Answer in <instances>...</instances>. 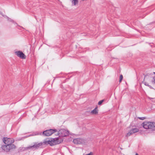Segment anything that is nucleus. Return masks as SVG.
Wrapping results in <instances>:
<instances>
[{
  "instance_id": "f257e3e1",
  "label": "nucleus",
  "mask_w": 155,
  "mask_h": 155,
  "mask_svg": "<svg viewBox=\"0 0 155 155\" xmlns=\"http://www.w3.org/2000/svg\"><path fill=\"white\" fill-rule=\"evenodd\" d=\"M3 141L5 145H2L1 148L5 151L8 152L16 148V146L12 144L14 141L13 138L4 137L3 139Z\"/></svg>"
},
{
  "instance_id": "f03ea898",
  "label": "nucleus",
  "mask_w": 155,
  "mask_h": 155,
  "mask_svg": "<svg viewBox=\"0 0 155 155\" xmlns=\"http://www.w3.org/2000/svg\"><path fill=\"white\" fill-rule=\"evenodd\" d=\"M59 139L58 137L51 138L47 141H44V144L47 145L48 144L51 146L59 144L61 143V141L59 140Z\"/></svg>"
},
{
  "instance_id": "7ed1b4c3",
  "label": "nucleus",
  "mask_w": 155,
  "mask_h": 155,
  "mask_svg": "<svg viewBox=\"0 0 155 155\" xmlns=\"http://www.w3.org/2000/svg\"><path fill=\"white\" fill-rule=\"evenodd\" d=\"M34 144L32 146H30L26 148V149H31L33 150H34L36 149H37L38 148H43V146L44 143V142H40L38 143L37 142H35Z\"/></svg>"
},
{
  "instance_id": "20e7f679",
  "label": "nucleus",
  "mask_w": 155,
  "mask_h": 155,
  "mask_svg": "<svg viewBox=\"0 0 155 155\" xmlns=\"http://www.w3.org/2000/svg\"><path fill=\"white\" fill-rule=\"evenodd\" d=\"M143 124V127L145 129H153L155 128V123L154 122H145Z\"/></svg>"
},
{
  "instance_id": "39448f33",
  "label": "nucleus",
  "mask_w": 155,
  "mask_h": 155,
  "mask_svg": "<svg viewBox=\"0 0 155 155\" xmlns=\"http://www.w3.org/2000/svg\"><path fill=\"white\" fill-rule=\"evenodd\" d=\"M56 132L57 130L56 129H50L44 131L42 134L45 136H49Z\"/></svg>"
},
{
  "instance_id": "423d86ee",
  "label": "nucleus",
  "mask_w": 155,
  "mask_h": 155,
  "mask_svg": "<svg viewBox=\"0 0 155 155\" xmlns=\"http://www.w3.org/2000/svg\"><path fill=\"white\" fill-rule=\"evenodd\" d=\"M69 132L65 129H61L59 132V136L61 137L67 136L69 135Z\"/></svg>"
},
{
  "instance_id": "0eeeda50",
  "label": "nucleus",
  "mask_w": 155,
  "mask_h": 155,
  "mask_svg": "<svg viewBox=\"0 0 155 155\" xmlns=\"http://www.w3.org/2000/svg\"><path fill=\"white\" fill-rule=\"evenodd\" d=\"M73 142L74 144H80L84 142V140L81 138H75L73 140Z\"/></svg>"
},
{
  "instance_id": "6e6552de",
  "label": "nucleus",
  "mask_w": 155,
  "mask_h": 155,
  "mask_svg": "<svg viewBox=\"0 0 155 155\" xmlns=\"http://www.w3.org/2000/svg\"><path fill=\"white\" fill-rule=\"evenodd\" d=\"M15 53L17 56L23 59L26 58V56L22 52L20 51H16Z\"/></svg>"
},
{
  "instance_id": "1a4fd4ad",
  "label": "nucleus",
  "mask_w": 155,
  "mask_h": 155,
  "mask_svg": "<svg viewBox=\"0 0 155 155\" xmlns=\"http://www.w3.org/2000/svg\"><path fill=\"white\" fill-rule=\"evenodd\" d=\"M139 129L137 128H133L130 130L129 131L132 134H133L139 131Z\"/></svg>"
},
{
  "instance_id": "9d476101",
  "label": "nucleus",
  "mask_w": 155,
  "mask_h": 155,
  "mask_svg": "<svg viewBox=\"0 0 155 155\" xmlns=\"http://www.w3.org/2000/svg\"><path fill=\"white\" fill-rule=\"evenodd\" d=\"M97 107H95L93 110H92L91 112V114H97L98 113V110L97 109Z\"/></svg>"
},
{
  "instance_id": "9b49d317",
  "label": "nucleus",
  "mask_w": 155,
  "mask_h": 155,
  "mask_svg": "<svg viewBox=\"0 0 155 155\" xmlns=\"http://www.w3.org/2000/svg\"><path fill=\"white\" fill-rule=\"evenodd\" d=\"M72 5H75L78 4V0H72L71 1Z\"/></svg>"
},
{
  "instance_id": "f8f14e48",
  "label": "nucleus",
  "mask_w": 155,
  "mask_h": 155,
  "mask_svg": "<svg viewBox=\"0 0 155 155\" xmlns=\"http://www.w3.org/2000/svg\"><path fill=\"white\" fill-rule=\"evenodd\" d=\"M123 75H122V74H121L120 76V80H119V82H120L122 79H123Z\"/></svg>"
},
{
  "instance_id": "ddd939ff",
  "label": "nucleus",
  "mask_w": 155,
  "mask_h": 155,
  "mask_svg": "<svg viewBox=\"0 0 155 155\" xmlns=\"http://www.w3.org/2000/svg\"><path fill=\"white\" fill-rule=\"evenodd\" d=\"M41 132H36V133L33 135H41Z\"/></svg>"
},
{
  "instance_id": "4468645a",
  "label": "nucleus",
  "mask_w": 155,
  "mask_h": 155,
  "mask_svg": "<svg viewBox=\"0 0 155 155\" xmlns=\"http://www.w3.org/2000/svg\"><path fill=\"white\" fill-rule=\"evenodd\" d=\"M132 134V133H131L130 132V131H129L128 133H127V134L126 135V137H128L130 135H131Z\"/></svg>"
},
{
  "instance_id": "2eb2a0df",
  "label": "nucleus",
  "mask_w": 155,
  "mask_h": 155,
  "mask_svg": "<svg viewBox=\"0 0 155 155\" xmlns=\"http://www.w3.org/2000/svg\"><path fill=\"white\" fill-rule=\"evenodd\" d=\"M144 84L145 85L149 87L150 88H152V87L150 86L148 84L147 82H145Z\"/></svg>"
},
{
  "instance_id": "dca6fc26",
  "label": "nucleus",
  "mask_w": 155,
  "mask_h": 155,
  "mask_svg": "<svg viewBox=\"0 0 155 155\" xmlns=\"http://www.w3.org/2000/svg\"><path fill=\"white\" fill-rule=\"evenodd\" d=\"M103 101H104V100H101L98 103V104L99 105H101Z\"/></svg>"
},
{
  "instance_id": "f3484780",
  "label": "nucleus",
  "mask_w": 155,
  "mask_h": 155,
  "mask_svg": "<svg viewBox=\"0 0 155 155\" xmlns=\"http://www.w3.org/2000/svg\"><path fill=\"white\" fill-rule=\"evenodd\" d=\"M153 80L152 81V82L155 83V76L153 77Z\"/></svg>"
},
{
  "instance_id": "a211bd4d",
  "label": "nucleus",
  "mask_w": 155,
  "mask_h": 155,
  "mask_svg": "<svg viewBox=\"0 0 155 155\" xmlns=\"http://www.w3.org/2000/svg\"><path fill=\"white\" fill-rule=\"evenodd\" d=\"M139 118L141 120H143L145 119V117H139Z\"/></svg>"
},
{
  "instance_id": "6ab92c4d",
  "label": "nucleus",
  "mask_w": 155,
  "mask_h": 155,
  "mask_svg": "<svg viewBox=\"0 0 155 155\" xmlns=\"http://www.w3.org/2000/svg\"><path fill=\"white\" fill-rule=\"evenodd\" d=\"M8 18V20L9 21H13L12 19H11L10 18Z\"/></svg>"
},
{
  "instance_id": "aec40b11",
  "label": "nucleus",
  "mask_w": 155,
  "mask_h": 155,
  "mask_svg": "<svg viewBox=\"0 0 155 155\" xmlns=\"http://www.w3.org/2000/svg\"><path fill=\"white\" fill-rule=\"evenodd\" d=\"M93 155V153L92 152H91L90 153L87 154L86 155Z\"/></svg>"
},
{
  "instance_id": "412c9836",
  "label": "nucleus",
  "mask_w": 155,
  "mask_h": 155,
  "mask_svg": "<svg viewBox=\"0 0 155 155\" xmlns=\"http://www.w3.org/2000/svg\"><path fill=\"white\" fill-rule=\"evenodd\" d=\"M135 155H139L137 153H136Z\"/></svg>"
},
{
  "instance_id": "4be33fe9",
  "label": "nucleus",
  "mask_w": 155,
  "mask_h": 155,
  "mask_svg": "<svg viewBox=\"0 0 155 155\" xmlns=\"http://www.w3.org/2000/svg\"><path fill=\"white\" fill-rule=\"evenodd\" d=\"M21 140V138H20V139L19 140Z\"/></svg>"
},
{
  "instance_id": "5701e85b",
  "label": "nucleus",
  "mask_w": 155,
  "mask_h": 155,
  "mask_svg": "<svg viewBox=\"0 0 155 155\" xmlns=\"http://www.w3.org/2000/svg\"><path fill=\"white\" fill-rule=\"evenodd\" d=\"M153 73H154V74H155V72H153Z\"/></svg>"
}]
</instances>
